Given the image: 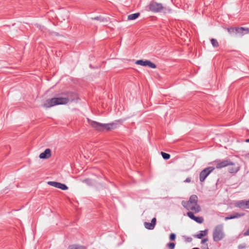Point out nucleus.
I'll use <instances>...</instances> for the list:
<instances>
[{"label": "nucleus", "mask_w": 249, "mask_h": 249, "mask_svg": "<svg viewBox=\"0 0 249 249\" xmlns=\"http://www.w3.org/2000/svg\"><path fill=\"white\" fill-rule=\"evenodd\" d=\"M89 123L91 127L98 131H103L105 130H109L116 127V124L114 123L102 124L96 121L89 120Z\"/></svg>", "instance_id": "nucleus-1"}, {"label": "nucleus", "mask_w": 249, "mask_h": 249, "mask_svg": "<svg viewBox=\"0 0 249 249\" xmlns=\"http://www.w3.org/2000/svg\"><path fill=\"white\" fill-rule=\"evenodd\" d=\"M68 103V100L65 98V96L53 98L46 100L44 104L43 107L49 108L53 106L58 105H65Z\"/></svg>", "instance_id": "nucleus-2"}, {"label": "nucleus", "mask_w": 249, "mask_h": 249, "mask_svg": "<svg viewBox=\"0 0 249 249\" xmlns=\"http://www.w3.org/2000/svg\"><path fill=\"white\" fill-rule=\"evenodd\" d=\"M223 225L221 224L216 226L213 232V238L214 242H218L225 237Z\"/></svg>", "instance_id": "nucleus-3"}, {"label": "nucleus", "mask_w": 249, "mask_h": 249, "mask_svg": "<svg viewBox=\"0 0 249 249\" xmlns=\"http://www.w3.org/2000/svg\"><path fill=\"white\" fill-rule=\"evenodd\" d=\"M149 10L154 13L160 12L164 9V7L160 3H158L155 1H151L148 6Z\"/></svg>", "instance_id": "nucleus-4"}, {"label": "nucleus", "mask_w": 249, "mask_h": 249, "mask_svg": "<svg viewBox=\"0 0 249 249\" xmlns=\"http://www.w3.org/2000/svg\"><path fill=\"white\" fill-rule=\"evenodd\" d=\"M213 162L216 164V169H221L228 166L234 165V163L231 161L230 160H214Z\"/></svg>", "instance_id": "nucleus-5"}, {"label": "nucleus", "mask_w": 249, "mask_h": 249, "mask_svg": "<svg viewBox=\"0 0 249 249\" xmlns=\"http://www.w3.org/2000/svg\"><path fill=\"white\" fill-rule=\"evenodd\" d=\"M214 169L213 167L210 166L202 170L199 174L200 181L203 182L206 178L214 170Z\"/></svg>", "instance_id": "nucleus-6"}, {"label": "nucleus", "mask_w": 249, "mask_h": 249, "mask_svg": "<svg viewBox=\"0 0 249 249\" xmlns=\"http://www.w3.org/2000/svg\"><path fill=\"white\" fill-rule=\"evenodd\" d=\"M62 95L64 96L65 98L68 100V103L69 102H73L78 99L77 94L73 92L63 93Z\"/></svg>", "instance_id": "nucleus-7"}, {"label": "nucleus", "mask_w": 249, "mask_h": 249, "mask_svg": "<svg viewBox=\"0 0 249 249\" xmlns=\"http://www.w3.org/2000/svg\"><path fill=\"white\" fill-rule=\"evenodd\" d=\"M48 184L52 186L60 189L62 190H67L68 189V187L66 184L60 182L50 181L48 182Z\"/></svg>", "instance_id": "nucleus-8"}, {"label": "nucleus", "mask_w": 249, "mask_h": 249, "mask_svg": "<svg viewBox=\"0 0 249 249\" xmlns=\"http://www.w3.org/2000/svg\"><path fill=\"white\" fill-rule=\"evenodd\" d=\"M51 157V150L49 148H47L45 151L40 153L39 157L41 159H47Z\"/></svg>", "instance_id": "nucleus-9"}, {"label": "nucleus", "mask_w": 249, "mask_h": 249, "mask_svg": "<svg viewBox=\"0 0 249 249\" xmlns=\"http://www.w3.org/2000/svg\"><path fill=\"white\" fill-rule=\"evenodd\" d=\"M247 200H243L237 201L235 204V206L236 207L241 209H247Z\"/></svg>", "instance_id": "nucleus-10"}, {"label": "nucleus", "mask_w": 249, "mask_h": 249, "mask_svg": "<svg viewBox=\"0 0 249 249\" xmlns=\"http://www.w3.org/2000/svg\"><path fill=\"white\" fill-rule=\"evenodd\" d=\"M245 215L244 213H233V214L230 215L229 216H227L225 218V220H228L230 219H234V218H238L239 217H241Z\"/></svg>", "instance_id": "nucleus-11"}, {"label": "nucleus", "mask_w": 249, "mask_h": 249, "mask_svg": "<svg viewBox=\"0 0 249 249\" xmlns=\"http://www.w3.org/2000/svg\"><path fill=\"white\" fill-rule=\"evenodd\" d=\"M189 211H191V212L195 213H198L201 211V208L198 204H194L192 207H189Z\"/></svg>", "instance_id": "nucleus-12"}, {"label": "nucleus", "mask_w": 249, "mask_h": 249, "mask_svg": "<svg viewBox=\"0 0 249 249\" xmlns=\"http://www.w3.org/2000/svg\"><path fill=\"white\" fill-rule=\"evenodd\" d=\"M231 166V167L228 168V171L230 173L235 174L240 170V167L239 166H235V164Z\"/></svg>", "instance_id": "nucleus-13"}, {"label": "nucleus", "mask_w": 249, "mask_h": 249, "mask_svg": "<svg viewBox=\"0 0 249 249\" xmlns=\"http://www.w3.org/2000/svg\"><path fill=\"white\" fill-rule=\"evenodd\" d=\"M208 230L207 229L204 231H200L198 234L195 236V237L198 239H202L203 236H206L208 234Z\"/></svg>", "instance_id": "nucleus-14"}, {"label": "nucleus", "mask_w": 249, "mask_h": 249, "mask_svg": "<svg viewBox=\"0 0 249 249\" xmlns=\"http://www.w3.org/2000/svg\"><path fill=\"white\" fill-rule=\"evenodd\" d=\"M242 29V28H240V27H231L228 28V31L230 34L235 33L236 34H240V31H241Z\"/></svg>", "instance_id": "nucleus-15"}, {"label": "nucleus", "mask_w": 249, "mask_h": 249, "mask_svg": "<svg viewBox=\"0 0 249 249\" xmlns=\"http://www.w3.org/2000/svg\"><path fill=\"white\" fill-rule=\"evenodd\" d=\"M188 201L190 203L197 204L198 197L197 196L195 195H192Z\"/></svg>", "instance_id": "nucleus-16"}, {"label": "nucleus", "mask_w": 249, "mask_h": 249, "mask_svg": "<svg viewBox=\"0 0 249 249\" xmlns=\"http://www.w3.org/2000/svg\"><path fill=\"white\" fill-rule=\"evenodd\" d=\"M182 205L187 210L189 211V207H192L194 204L190 203L188 201H182L181 202Z\"/></svg>", "instance_id": "nucleus-17"}, {"label": "nucleus", "mask_w": 249, "mask_h": 249, "mask_svg": "<svg viewBox=\"0 0 249 249\" xmlns=\"http://www.w3.org/2000/svg\"><path fill=\"white\" fill-rule=\"evenodd\" d=\"M139 13H136L128 16L127 19L128 20H134L138 18L140 16Z\"/></svg>", "instance_id": "nucleus-18"}, {"label": "nucleus", "mask_w": 249, "mask_h": 249, "mask_svg": "<svg viewBox=\"0 0 249 249\" xmlns=\"http://www.w3.org/2000/svg\"><path fill=\"white\" fill-rule=\"evenodd\" d=\"M144 225L145 228L148 230H153L155 228V226L151 222L149 223L145 222H144Z\"/></svg>", "instance_id": "nucleus-19"}, {"label": "nucleus", "mask_w": 249, "mask_h": 249, "mask_svg": "<svg viewBox=\"0 0 249 249\" xmlns=\"http://www.w3.org/2000/svg\"><path fill=\"white\" fill-rule=\"evenodd\" d=\"M240 28L243 29L241 31H240V35H241L242 36H243L244 35L249 33V28L241 27H240Z\"/></svg>", "instance_id": "nucleus-20"}, {"label": "nucleus", "mask_w": 249, "mask_h": 249, "mask_svg": "<svg viewBox=\"0 0 249 249\" xmlns=\"http://www.w3.org/2000/svg\"><path fill=\"white\" fill-rule=\"evenodd\" d=\"M147 60H138L136 61L135 63L137 65H140L141 66H146Z\"/></svg>", "instance_id": "nucleus-21"}, {"label": "nucleus", "mask_w": 249, "mask_h": 249, "mask_svg": "<svg viewBox=\"0 0 249 249\" xmlns=\"http://www.w3.org/2000/svg\"><path fill=\"white\" fill-rule=\"evenodd\" d=\"M211 42L213 47H217L219 46V43L216 39L212 38L211 39Z\"/></svg>", "instance_id": "nucleus-22"}, {"label": "nucleus", "mask_w": 249, "mask_h": 249, "mask_svg": "<svg viewBox=\"0 0 249 249\" xmlns=\"http://www.w3.org/2000/svg\"><path fill=\"white\" fill-rule=\"evenodd\" d=\"M146 66L153 69H155L156 68V65L154 63L148 60L146 62Z\"/></svg>", "instance_id": "nucleus-23"}, {"label": "nucleus", "mask_w": 249, "mask_h": 249, "mask_svg": "<svg viewBox=\"0 0 249 249\" xmlns=\"http://www.w3.org/2000/svg\"><path fill=\"white\" fill-rule=\"evenodd\" d=\"M161 155L162 158L165 160H168L170 158V154L166 153H164L163 152H161Z\"/></svg>", "instance_id": "nucleus-24"}, {"label": "nucleus", "mask_w": 249, "mask_h": 249, "mask_svg": "<svg viewBox=\"0 0 249 249\" xmlns=\"http://www.w3.org/2000/svg\"><path fill=\"white\" fill-rule=\"evenodd\" d=\"M196 222L198 223H202L203 222V218L202 217H196V216L194 220Z\"/></svg>", "instance_id": "nucleus-25"}, {"label": "nucleus", "mask_w": 249, "mask_h": 249, "mask_svg": "<svg viewBox=\"0 0 249 249\" xmlns=\"http://www.w3.org/2000/svg\"><path fill=\"white\" fill-rule=\"evenodd\" d=\"M194 212H188L187 213V215L189 216L191 219L194 220L195 218V216L194 214Z\"/></svg>", "instance_id": "nucleus-26"}, {"label": "nucleus", "mask_w": 249, "mask_h": 249, "mask_svg": "<svg viewBox=\"0 0 249 249\" xmlns=\"http://www.w3.org/2000/svg\"><path fill=\"white\" fill-rule=\"evenodd\" d=\"M167 246L170 249H174L175 247V244L173 242L169 243L167 244Z\"/></svg>", "instance_id": "nucleus-27"}, {"label": "nucleus", "mask_w": 249, "mask_h": 249, "mask_svg": "<svg viewBox=\"0 0 249 249\" xmlns=\"http://www.w3.org/2000/svg\"><path fill=\"white\" fill-rule=\"evenodd\" d=\"M176 234L175 233H171L170 235V240H172V241H173V240H175V239H176Z\"/></svg>", "instance_id": "nucleus-28"}, {"label": "nucleus", "mask_w": 249, "mask_h": 249, "mask_svg": "<svg viewBox=\"0 0 249 249\" xmlns=\"http://www.w3.org/2000/svg\"><path fill=\"white\" fill-rule=\"evenodd\" d=\"M76 249H86V247L84 246L76 245Z\"/></svg>", "instance_id": "nucleus-29"}, {"label": "nucleus", "mask_w": 249, "mask_h": 249, "mask_svg": "<svg viewBox=\"0 0 249 249\" xmlns=\"http://www.w3.org/2000/svg\"><path fill=\"white\" fill-rule=\"evenodd\" d=\"M92 19H94V20H99V21H103V19H101V18L100 17H94V18H92Z\"/></svg>", "instance_id": "nucleus-30"}, {"label": "nucleus", "mask_w": 249, "mask_h": 249, "mask_svg": "<svg viewBox=\"0 0 249 249\" xmlns=\"http://www.w3.org/2000/svg\"><path fill=\"white\" fill-rule=\"evenodd\" d=\"M245 248H246V245L245 244H241L238 246V249H245Z\"/></svg>", "instance_id": "nucleus-31"}, {"label": "nucleus", "mask_w": 249, "mask_h": 249, "mask_svg": "<svg viewBox=\"0 0 249 249\" xmlns=\"http://www.w3.org/2000/svg\"><path fill=\"white\" fill-rule=\"evenodd\" d=\"M68 249H76V245H70L68 247Z\"/></svg>", "instance_id": "nucleus-32"}, {"label": "nucleus", "mask_w": 249, "mask_h": 249, "mask_svg": "<svg viewBox=\"0 0 249 249\" xmlns=\"http://www.w3.org/2000/svg\"><path fill=\"white\" fill-rule=\"evenodd\" d=\"M208 241V239L207 238L203 239L201 241V243L203 245H204L205 242H207Z\"/></svg>", "instance_id": "nucleus-33"}, {"label": "nucleus", "mask_w": 249, "mask_h": 249, "mask_svg": "<svg viewBox=\"0 0 249 249\" xmlns=\"http://www.w3.org/2000/svg\"><path fill=\"white\" fill-rule=\"evenodd\" d=\"M151 222L155 226L156 223V218L155 217L152 218Z\"/></svg>", "instance_id": "nucleus-34"}, {"label": "nucleus", "mask_w": 249, "mask_h": 249, "mask_svg": "<svg viewBox=\"0 0 249 249\" xmlns=\"http://www.w3.org/2000/svg\"><path fill=\"white\" fill-rule=\"evenodd\" d=\"M201 249H209V248H208L207 244L203 245L202 247H201Z\"/></svg>", "instance_id": "nucleus-35"}, {"label": "nucleus", "mask_w": 249, "mask_h": 249, "mask_svg": "<svg viewBox=\"0 0 249 249\" xmlns=\"http://www.w3.org/2000/svg\"><path fill=\"white\" fill-rule=\"evenodd\" d=\"M91 181V180L90 179H86L84 180V182L87 184H89Z\"/></svg>", "instance_id": "nucleus-36"}, {"label": "nucleus", "mask_w": 249, "mask_h": 249, "mask_svg": "<svg viewBox=\"0 0 249 249\" xmlns=\"http://www.w3.org/2000/svg\"><path fill=\"white\" fill-rule=\"evenodd\" d=\"M185 182H191V178H187L184 181Z\"/></svg>", "instance_id": "nucleus-37"}, {"label": "nucleus", "mask_w": 249, "mask_h": 249, "mask_svg": "<svg viewBox=\"0 0 249 249\" xmlns=\"http://www.w3.org/2000/svg\"><path fill=\"white\" fill-rule=\"evenodd\" d=\"M247 209H249V200H247Z\"/></svg>", "instance_id": "nucleus-38"}, {"label": "nucleus", "mask_w": 249, "mask_h": 249, "mask_svg": "<svg viewBox=\"0 0 249 249\" xmlns=\"http://www.w3.org/2000/svg\"><path fill=\"white\" fill-rule=\"evenodd\" d=\"M246 142H249V139H247V140H246Z\"/></svg>", "instance_id": "nucleus-39"}]
</instances>
